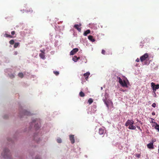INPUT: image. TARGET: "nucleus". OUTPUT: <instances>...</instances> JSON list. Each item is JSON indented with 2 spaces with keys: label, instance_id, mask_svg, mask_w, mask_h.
Listing matches in <instances>:
<instances>
[{
  "label": "nucleus",
  "instance_id": "f257e3e1",
  "mask_svg": "<svg viewBox=\"0 0 159 159\" xmlns=\"http://www.w3.org/2000/svg\"><path fill=\"white\" fill-rule=\"evenodd\" d=\"M134 123V121L133 120H128L126 122L125 126H128V129H135L136 127L133 125Z\"/></svg>",
  "mask_w": 159,
  "mask_h": 159
},
{
  "label": "nucleus",
  "instance_id": "f03ea898",
  "mask_svg": "<svg viewBox=\"0 0 159 159\" xmlns=\"http://www.w3.org/2000/svg\"><path fill=\"white\" fill-rule=\"evenodd\" d=\"M10 153L7 148L5 149L3 151V152L2 153V155L4 158H7L10 156Z\"/></svg>",
  "mask_w": 159,
  "mask_h": 159
},
{
  "label": "nucleus",
  "instance_id": "7ed1b4c3",
  "mask_svg": "<svg viewBox=\"0 0 159 159\" xmlns=\"http://www.w3.org/2000/svg\"><path fill=\"white\" fill-rule=\"evenodd\" d=\"M117 78L119 80V83L123 87H128L125 80H124L123 81L120 77H117Z\"/></svg>",
  "mask_w": 159,
  "mask_h": 159
},
{
  "label": "nucleus",
  "instance_id": "20e7f679",
  "mask_svg": "<svg viewBox=\"0 0 159 159\" xmlns=\"http://www.w3.org/2000/svg\"><path fill=\"white\" fill-rule=\"evenodd\" d=\"M149 57V55L148 53H146L140 57V60L141 62L146 60Z\"/></svg>",
  "mask_w": 159,
  "mask_h": 159
},
{
  "label": "nucleus",
  "instance_id": "39448f33",
  "mask_svg": "<svg viewBox=\"0 0 159 159\" xmlns=\"http://www.w3.org/2000/svg\"><path fill=\"white\" fill-rule=\"evenodd\" d=\"M151 87L152 88V89L154 92H155L156 89H159V84H157V85H155V83H154L152 82L151 83Z\"/></svg>",
  "mask_w": 159,
  "mask_h": 159
},
{
  "label": "nucleus",
  "instance_id": "423d86ee",
  "mask_svg": "<svg viewBox=\"0 0 159 159\" xmlns=\"http://www.w3.org/2000/svg\"><path fill=\"white\" fill-rule=\"evenodd\" d=\"M45 50H40V52H41L39 54L40 57L43 59H44L45 58Z\"/></svg>",
  "mask_w": 159,
  "mask_h": 159
},
{
  "label": "nucleus",
  "instance_id": "0eeeda50",
  "mask_svg": "<svg viewBox=\"0 0 159 159\" xmlns=\"http://www.w3.org/2000/svg\"><path fill=\"white\" fill-rule=\"evenodd\" d=\"M103 102H104V103L106 104V105L107 107L108 108L109 107V105L110 104H111V105H113V103L112 102V101H110V100H107L106 99L103 100Z\"/></svg>",
  "mask_w": 159,
  "mask_h": 159
},
{
  "label": "nucleus",
  "instance_id": "6e6552de",
  "mask_svg": "<svg viewBox=\"0 0 159 159\" xmlns=\"http://www.w3.org/2000/svg\"><path fill=\"white\" fill-rule=\"evenodd\" d=\"M79 50L77 48H75L73 49L70 52V55H73L76 53Z\"/></svg>",
  "mask_w": 159,
  "mask_h": 159
},
{
  "label": "nucleus",
  "instance_id": "1a4fd4ad",
  "mask_svg": "<svg viewBox=\"0 0 159 159\" xmlns=\"http://www.w3.org/2000/svg\"><path fill=\"white\" fill-rule=\"evenodd\" d=\"M69 138L71 143L73 144L75 143L74 135H70Z\"/></svg>",
  "mask_w": 159,
  "mask_h": 159
},
{
  "label": "nucleus",
  "instance_id": "9d476101",
  "mask_svg": "<svg viewBox=\"0 0 159 159\" xmlns=\"http://www.w3.org/2000/svg\"><path fill=\"white\" fill-rule=\"evenodd\" d=\"M90 75V73L89 72H87L85 73L84 74V77L85 79L86 80H87L88 79L89 75Z\"/></svg>",
  "mask_w": 159,
  "mask_h": 159
},
{
  "label": "nucleus",
  "instance_id": "9b49d317",
  "mask_svg": "<svg viewBox=\"0 0 159 159\" xmlns=\"http://www.w3.org/2000/svg\"><path fill=\"white\" fill-rule=\"evenodd\" d=\"M147 147L149 149H153L154 148L153 146V143H151L147 144Z\"/></svg>",
  "mask_w": 159,
  "mask_h": 159
},
{
  "label": "nucleus",
  "instance_id": "f8f14e48",
  "mask_svg": "<svg viewBox=\"0 0 159 159\" xmlns=\"http://www.w3.org/2000/svg\"><path fill=\"white\" fill-rule=\"evenodd\" d=\"M74 27L76 29H77L78 31L79 32H80L81 31V29L80 28H79V26L78 25L76 24L74 26Z\"/></svg>",
  "mask_w": 159,
  "mask_h": 159
},
{
  "label": "nucleus",
  "instance_id": "ddd939ff",
  "mask_svg": "<svg viewBox=\"0 0 159 159\" xmlns=\"http://www.w3.org/2000/svg\"><path fill=\"white\" fill-rule=\"evenodd\" d=\"M88 39L92 42L95 41V39L93 38V37L92 35H89L88 37Z\"/></svg>",
  "mask_w": 159,
  "mask_h": 159
},
{
  "label": "nucleus",
  "instance_id": "4468645a",
  "mask_svg": "<svg viewBox=\"0 0 159 159\" xmlns=\"http://www.w3.org/2000/svg\"><path fill=\"white\" fill-rule=\"evenodd\" d=\"M80 59V57H77V56H74V57H73L72 59L73 60V61H74L75 62H76L77 61H78V60L79 59Z\"/></svg>",
  "mask_w": 159,
  "mask_h": 159
},
{
  "label": "nucleus",
  "instance_id": "2eb2a0df",
  "mask_svg": "<svg viewBox=\"0 0 159 159\" xmlns=\"http://www.w3.org/2000/svg\"><path fill=\"white\" fill-rule=\"evenodd\" d=\"M104 133V130L102 128H100L99 129V134L100 135L103 134Z\"/></svg>",
  "mask_w": 159,
  "mask_h": 159
},
{
  "label": "nucleus",
  "instance_id": "dca6fc26",
  "mask_svg": "<svg viewBox=\"0 0 159 159\" xmlns=\"http://www.w3.org/2000/svg\"><path fill=\"white\" fill-rule=\"evenodd\" d=\"M90 33V31L89 30H88L84 31V35L85 36H87V34Z\"/></svg>",
  "mask_w": 159,
  "mask_h": 159
},
{
  "label": "nucleus",
  "instance_id": "f3484780",
  "mask_svg": "<svg viewBox=\"0 0 159 159\" xmlns=\"http://www.w3.org/2000/svg\"><path fill=\"white\" fill-rule=\"evenodd\" d=\"M24 115L27 116H30L31 115V113L27 111H24Z\"/></svg>",
  "mask_w": 159,
  "mask_h": 159
},
{
  "label": "nucleus",
  "instance_id": "a211bd4d",
  "mask_svg": "<svg viewBox=\"0 0 159 159\" xmlns=\"http://www.w3.org/2000/svg\"><path fill=\"white\" fill-rule=\"evenodd\" d=\"M4 36H5L6 37L10 38H13V37L10 34H4Z\"/></svg>",
  "mask_w": 159,
  "mask_h": 159
},
{
  "label": "nucleus",
  "instance_id": "6ab92c4d",
  "mask_svg": "<svg viewBox=\"0 0 159 159\" xmlns=\"http://www.w3.org/2000/svg\"><path fill=\"white\" fill-rule=\"evenodd\" d=\"M18 76L22 78L24 77V75L22 73L20 72V73H19V74H18Z\"/></svg>",
  "mask_w": 159,
  "mask_h": 159
},
{
  "label": "nucleus",
  "instance_id": "aec40b11",
  "mask_svg": "<svg viewBox=\"0 0 159 159\" xmlns=\"http://www.w3.org/2000/svg\"><path fill=\"white\" fill-rule=\"evenodd\" d=\"M80 96L81 97H84L85 96L84 93L82 91L80 92L79 93Z\"/></svg>",
  "mask_w": 159,
  "mask_h": 159
},
{
  "label": "nucleus",
  "instance_id": "412c9836",
  "mask_svg": "<svg viewBox=\"0 0 159 159\" xmlns=\"http://www.w3.org/2000/svg\"><path fill=\"white\" fill-rule=\"evenodd\" d=\"M20 43H15L14 45V47L15 48H17L19 45Z\"/></svg>",
  "mask_w": 159,
  "mask_h": 159
},
{
  "label": "nucleus",
  "instance_id": "4be33fe9",
  "mask_svg": "<svg viewBox=\"0 0 159 159\" xmlns=\"http://www.w3.org/2000/svg\"><path fill=\"white\" fill-rule=\"evenodd\" d=\"M93 99L91 98H89L88 100V102L89 103V104H92L93 103Z\"/></svg>",
  "mask_w": 159,
  "mask_h": 159
},
{
  "label": "nucleus",
  "instance_id": "5701e85b",
  "mask_svg": "<svg viewBox=\"0 0 159 159\" xmlns=\"http://www.w3.org/2000/svg\"><path fill=\"white\" fill-rule=\"evenodd\" d=\"M9 43L11 45H13L14 43V41L13 39H11L9 41Z\"/></svg>",
  "mask_w": 159,
  "mask_h": 159
},
{
  "label": "nucleus",
  "instance_id": "b1692460",
  "mask_svg": "<svg viewBox=\"0 0 159 159\" xmlns=\"http://www.w3.org/2000/svg\"><path fill=\"white\" fill-rule=\"evenodd\" d=\"M53 73L56 75H57L59 74V72L57 71H54Z\"/></svg>",
  "mask_w": 159,
  "mask_h": 159
},
{
  "label": "nucleus",
  "instance_id": "393cba45",
  "mask_svg": "<svg viewBox=\"0 0 159 159\" xmlns=\"http://www.w3.org/2000/svg\"><path fill=\"white\" fill-rule=\"evenodd\" d=\"M57 142L59 143H60L61 142V140L60 138L58 139L57 140Z\"/></svg>",
  "mask_w": 159,
  "mask_h": 159
},
{
  "label": "nucleus",
  "instance_id": "a878e982",
  "mask_svg": "<svg viewBox=\"0 0 159 159\" xmlns=\"http://www.w3.org/2000/svg\"><path fill=\"white\" fill-rule=\"evenodd\" d=\"M10 77L11 79H13L14 78L15 76L13 74H11L10 75Z\"/></svg>",
  "mask_w": 159,
  "mask_h": 159
},
{
  "label": "nucleus",
  "instance_id": "bb28decb",
  "mask_svg": "<svg viewBox=\"0 0 159 159\" xmlns=\"http://www.w3.org/2000/svg\"><path fill=\"white\" fill-rule=\"evenodd\" d=\"M152 106L153 107H156V104L155 103H153L152 104Z\"/></svg>",
  "mask_w": 159,
  "mask_h": 159
},
{
  "label": "nucleus",
  "instance_id": "cd10ccee",
  "mask_svg": "<svg viewBox=\"0 0 159 159\" xmlns=\"http://www.w3.org/2000/svg\"><path fill=\"white\" fill-rule=\"evenodd\" d=\"M105 50L103 49L102 51V53L103 54H105Z\"/></svg>",
  "mask_w": 159,
  "mask_h": 159
},
{
  "label": "nucleus",
  "instance_id": "c85d7f7f",
  "mask_svg": "<svg viewBox=\"0 0 159 159\" xmlns=\"http://www.w3.org/2000/svg\"><path fill=\"white\" fill-rule=\"evenodd\" d=\"M27 11L28 12H30L32 13L33 12V11L31 9H29V10H28Z\"/></svg>",
  "mask_w": 159,
  "mask_h": 159
},
{
  "label": "nucleus",
  "instance_id": "c756f323",
  "mask_svg": "<svg viewBox=\"0 0 159 159\" xmlns=\"http://www.w3.org/2000/svg\"><path fill=\"white\" fill-rule=\"evenodd\" d=\"M11 34L12 35H14L15 34V31H12L11 32Z\"/></svg>",
  "mask_w": 159,
  "mask_h": 159
},
{
  "label": "nucleus",
  "instance_id": "7c9ffc66",
  "mask_svg": "<svg viewBox=\"0 0 159 159\" xmlns=\"http://www.w3.org/2000/svg\"><path fill=\"white\" fill-rule=\"evenodd\" d=\"M35 159H40L39 156H37L35 157Z\"/></svg>",
  "mask_w": 159,
  "mask_h": 159
},
{
  "label": "nucleus",
  "instance_id": "2f4dec72",
  "mask_svg": "<svg viewBox=\"0 0 159 159\" xmlns=\"http://www.w3.org/2000/svg\"><path fill=\"white\" fill-rule=\"evenodd\" d=\"M136 61L137 62H139V59L137 58V59H136Z\"/></svg>",
  "mask_w": 159,
  "mask_h": 159
},
{
  "label": "nucleus",
  "instance_id": "473e14b6",
  "mask_svg": "<svg viewBox=\"0 0 159 159\" xmlns=\"http://www.w3.org/2000/svg\"><path fill=\"white\" fill-rule=\"evenodd\" d=\"M137 128H138L139 130H141H141H141V128H140V127L138 126H137Z\"/></svg>",
  "mask_w": 159,
  "mask_h": 159
},
{
  "label": "nucleus",
  "instance_id": "72a5a7b5",
  "mask_svg": "<svg viewBox=\"0 0 159 159\" xmlns=\"http://www.w3.org/2000/svg\"><path fill=\"white\" fill-rule=\"evenodd\" d=\"M137 157H140V154H138L137 155Z\"/></svg>",
  "mask_w": 159,
  "mask_h": 159
},
{
  "label": "nucleus",
  "instance_id": "f704fd0d",
  "mask_svg": "<svg viewBox=\"0 0 159 159\" xmlns=\"http://www.w3.org/2000/svg\"><path fill=\"white\" fill-rule=\"evenodd\" d=\"M152 115H155V112H152Z\"/></svg>",
  "mask_w": 159,
  "mask_h": 159
},
{
  "label": "nucleus",
  "instance_id": "c9c22d12",
  "mask_svg": "<svg viewBox=\"0 0 159 159\" xmlns=\"http://www.w3.org/2000/svg\"><path fill=\"white\" fill-rule=\"evenodd\" d=\"M158 153H159V146H158Z\"/></svg>",
  "mask_w": 159,
  "mask_h": 159
},
{
  "label": "nucleus",
  "instance_id": "e433bc0d",
  "mask_svg": "<svg viewBox=\"0 0 159 159\" xmlns=\"http://www.w3.org/2000/svg\"><path fill=\"white\" fill-rule=\"evenodd\" d=\"M37 127V125H35V127Z\"/></svg>",
  "mask_w": 159,
  "mask_h": 159
},
{
  "label": "nucleus",
  "instance_id": "4c0bfd02",
  "mask_svg": "<svg viewBox=\"0 0 159 159\" xmlns=\"http://www.w3.org/2000/svg\"><path fill=\"white\" fill-rule=\"evenodd\" d=\"M35 120H33V122H35Z\"/></svg>",
  "mask_w": 159,
  "mask_h": 159
},
{
  "label": "nucleus",
  "instance_id": "58836bf2",
  "mask_svg": "<svg viewBox=\"0 0 159 159\" xmlns=\"http://www.w3.org/2000/svg\"><path fill=\"white\" fill-rule=\"evenodd\" d=\"M37 127H39V125L37 126Z\"/></svg>",
  "mask_w": 159,
  "mask_h": 159
}]
</instances>
